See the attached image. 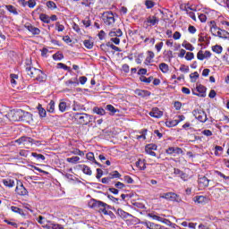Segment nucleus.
<instances>
[{
	"label": "nucleus",
	"mask_w": 229,
	"mask_h": 229,
	"mask_svg": "<svg viewBox=\"0 0 229 229\" xmlns=\"http://www.w3.org/2000/svg\"><path fill=\"white\" fill-rule=\"evenodd\" d=\"M27 75L30 76V78L36 80V81H39L40 83H42V81H46L47 78L46 73L38 68H32L30 70V72H27Z\"/></svg>",
	"instance_id": "7ed1b4c3"
},
{
	"label": "nucleus",
	"mask_w": 229,
	"mask_h": 229,
	"mask_svg": "<svg viewBox=\"0 0 229 229\" xmlns=\"http://www.w3.org/2000/svg\"><path fill=\"white\" fill-rule=\"evenodd\" d=\"M89 207L90 208H98V212L104 214L105 216H108L109 214L106 209L110 208V206L101 200H96L94 199H91V201L89 202Z\"/></svg>",
	"instance_id": "f03ea898"
},
{
	"label": "nucleus",
	"mask_w": 229,
	"mask_h": 229,
	"mask_svg": "<svg viewBox=\"0 0 229 229\" xmlns=\"http://www.w3.org/2000/svg\"><path fill=\"white\" fill-rule=\"evenodd\" d=\"M13 121H22V109H17L13 114Z\"/></svg>",
	"instance_id": "b1692460"
},
{
	"label": "nucleus",
	"mask_w": 229,
	"mask_h": 229,
	"mask_svg": "<svg viewBox=\"0 0 229 229\" xmlns=\"http://www.w3.org/2000/svg\"><path fill=\"white\" fill-rule=\"evenodd\" d=\"M196 90L199 93H196L194 90H192L193 96H198L199 98H207V87L203 86L202 84H199L196 87Z\"/></svg>",
	"instance_id": "9d476101"
},
{
	"label": "nucleus",
	"mask_w": 229,
	"mask_h": 229,
	"mask_svg": "<svg viewBox=\"0 0 229 229\" xmlns=\"http://www.w3.org/2000/svg\"><path fill=\"white\" fill-rule=\"evenodd\" d=\"M208 25L209 27V31H210L211 35H213V37L216 36L218 30H221V28L217 27V23L216 22V21H208Z\"/></svg>",
	"instance_id": "4468645a"
},
{
	"label": "nucleus",
	"mask_w": 229,
	"mask_h": 229,
	"mask_svg": "<svg viewBox=\"0 0 229 229\" xmlns=\"http://www.w3.org/2000/svg\"><path fill=\"white\" fill-rule=\"evenodd\" d=\"M47 6L49 8V10H56L57 8L56 4L53 1L47 2Z\"/></svg>",
	"instance_id": "13d9d810"
},
{
	"label": "nucleus",
	"mask_w": 229,
	"mask_h": 229,
	"mask_svg": "<svg viewBox=\"0 0 229 229\" xmlns=\"http://www.w3.org/2000/svg\"><path fill=\"white\" fill-rule=\"evenodd\" d=\"M212 51L216 53V55H221L223 53V47L216 45L212 47Z\"/></svg>",
	"instance_id": "de8ad7c7"
},
{
	"label": "nucleus",
	"mask_w": 229,
	"mask_h": 229,
	"mask_svg": "<svg viewBox=\"0 0 229 229\" xmlns=\"http://www.w3.org/2000/svg\"><path fill=\"white\" fill-rule=\"evenodd\" d=\"M199 15V20L200 22H207V14L205 13H198Z\"/></svg>",
	"instance_id": "774afa93"
},
{
	"label": "nucleus",
	"mask_w": 229,
	"mask_h": 229,
	"mask_svg": "<svg viewBox=\"0 0 229 229\" xmlns=\"http://www.w3.org/2000/svg\"><path fill=\"white\" fill-rule=\"evenodd\" d=\"M15 142L16 144H19V146H21V144H28V137L21 136V138L16 140Z\"/></svg>",
	"instance_id": "c03bdc74"
},
{
	"label": "nucleus",
	"mask_w": 229,
	"mask_h": 229,
	"mask_svg": "<svg viewBox=\"0 0 229 229\" xmlns=\"http://www.w3.org/2000/svg\"><path fill=\"white\" fill-rule=\"evenodd\" d=\"M212 194L215 199H218V201H224L225 198H226V194H228V189L225 187L215 188L213 189Z\"/></svg>",
	"instance_id": "20e7f679"
},
{
	"label": "nucleus",
	"mask_w": 229,
	"mask_h": 229,
	"mask_svg": "<svg viewBox=\"0 0 229 229\" xmlns=\"http://www.w3.org/2000/svg\"><path fill=\"white\" fill-rule=\"evenodd\" d=\"M15 192L18 194V196H28V194H30L21 180H17Z\"/></svg>",
	"instance_id": "6e6552de"
},
{
	"label": "nucleus",
	"mask_w": 229,
	"mask_h": 229,
	"mask_svg": "<svg viewBox=\"0 0 229 229\" xmlns=\"http://www.w3.org/2000/svg\"><path fill=\"white\" fill-rule=\"evenodd\" d=\"M144 226H146L148 229H158L159 225L155 224L153 222H145L143 223Z\"/></svg>",
	"instance_id": "e433bc0d"
},
{
	"label": "nucleus",
	"mask_w": 229,
	"mask_h": 229,
	"mask_svg": "<svg viewBox=\"0 0 229 229\" xmlns=\"http://www.w3.org/2000/svg\"><path fill=\"white\" fill-rule=\"evenodd\" d=\"M64 85L66 87H71V85H72L73 87H78V85H80V82H78V81H66Z\"/></svg>",
	"instance_id": "5fc2aeb1"
},
{
	"label": "nucleus",
	"mask_w": 229,
	"mask_h": 229,
	"mask_svg": "<svg viewBox=\"0 0 229 229\" xmlns=\"http://www.w3.org/2000/svg\"><path fill=\"white\" fill-rule=\"evenodd\" d=\"M24 28L26 30H28V31H30V33H31V35H34V36L40 35V29L33 26L30 22L25 23Z\"/></svg>",
	"instance_id": "f8f14e48"
},
{
	"label": "nucleus",
	"mask_w": 229,
	"mask_h": 229,
	"mask_svg": "<svg viewBox=\"0 0 229 229\" xmlns=\"http://www.w3.org/2000/svg\"><path fill=\"white\" fill-rule=\"evenodd\" d=\"M102 20L106 26H113L115 24V17L114 16V13L111 11L104 13L102 14Z\"/></svg>",
	"instance_id": "39448f33"
},
{
	"label": "nucleus",
	"mask_w": 229,
	"mask_h": 229,
	"mask_svg": "<svg viewBox=\"0 0 229 229\" xmlns=\"http://www.w3.org/2000/svg\"><path fill=\"white\" fill-rule=\"evenodd\" d=\"M228 31L220 29L216 31L215 37H219V38H228Z\"/></svg>",
	"instance_id": "a878e982"
},
{
	"label": "nucleus",
	"mask_w": 229,
	"mask_h": 229,
	"mask_svg": "<svg viewBox=\"0 0 229 229\" xmlns=\"http://www.w3.org/2000/svg\"><path fill=\"white\" fill-rule=\"evenodd\" d=\"M140 81H142L143 83L149 84V83H151V81H153V76H150V77L147 78L146 76L141 75L140 77Z\"/></svg>",
	"instance_id": "49530a36"
},
{
	"label": "nucleus",
	"mask_w": 229,
	"mask_h": 229,
	"mask_svg": "<svg viewBox=\"0 0 229 229\" xmlns=\"http://www.w3.org/2000/svg\"><path fill=\"white\" fill-rule=\"evenodd\" d=\"M150 117H154V119H160L164 115V112H162L158 107H153L152 110L148 113Z\"/></svg>",
	"instance_id": "ddd939ff"
},
{
	"label": "nucleus",
	"mask_w": 229,
	"mask_h": 229,
	"mask_svg": "<svg viewBox=\"0 0 229 229\" xmlns=\"http://www.w3.org/2000/svg\"><path fill=\"white\" fill-rule=\"evenodd\" d=\"M198 78H199V73H198V72H194L193 73L190 74L191 83H196Z\"/></svg>",
	"instance_id": "603ef678"
},
{
	"label": "nucleus",
	"mask_w": 229,
	"mask_h": 229,
	"mask_svg": "<svg viewBox=\"0 0 229 229\" xmlns=\"http://www.w3.org/2000/svg\"><path fill=\"white\" fill-rule=\"evenodd\" d=\"M82 24L85 28H90L92 21H90V18L87 17L85 20H82Z\"/></svg>",
	"instance_id": "680f3d73"
},
{
	"label": "nucleus",
	"mask_w": 229,
	"mask_h": 229,
	"mask_svg": "<svg viewBox=\"0 0 229 229\" xmlns=\"http://www.w3.org/2000/svg\"><path fill=\"white\" fill-rule=\"evenodd\" d=\"M57 69H64V71H69V72L71 71V67L65 65L63 63L57 64Z\"/></svg>",
	"instance_id": "e2e57ef3"
},
{
	"label": "nucleus",
	"mask_w": 229,
	"mask_h": 229,
	"mask_svg": "<svg viewBox=\"0 0 229 229\" xmlns=\"http://www.w3.org/2000/svg\"><path fill=\"white\" fill-rule=\"evenodd\" d=\"M183 12H186V13H189L191 12H196V9L192 7V5L189 4H185L183 5Z\"/></svg>",
	"instance_id": "37998d69"
},
{
	"label": "nucleus",
	"mask_w": 229,
	"mask_h": 229,
	"mask_svg": "<svg viewBox=\"0 0 229 229\" xmlns=\"http://www.w3.org/2000/svg\"><path fill=\"white\" fill-rule=\"evenodd\" d=\"M197 58H198V60H200L201 62H202V60L205 59V54L203 53V50H199L197 53Z\"/></svg>",
	"instance_id": "69168bd1"
},
{
	"label": "nucleus",
	"mask_w": 229,
	"mask_h": 229,
	"mask_svg": "<svg viewBox=\"0 0 229 229\" xmlns=\"http://www.w3.org/2000/svg\"><path fill=\"white\" fill-rule=\"evenodd\" d=\"M38 111L39 117H41V119H44V117L47 115V112H46V109H44V107H42L40 104L38 105Z\"/></svg>",
	"instance_id": "72a5a7b5"
},
{
	"label": "nucleus",
	"mask_w": 229,
	"mask_h": 229,
	"mask_svg": "<svg viewBox=\"0 0 229 229\" xmlns=\"http://www.w3.org/2000/svg\"><path fill=\"white\" fill-rule=\"evenodd\" d=\"M182 47H185L187 51H193L194 50V46H192V44H191V43H189L187 41H184L182 44Z\"/></svg>",
	"instance_id": "8fccbe9b"
},
{
	"label": "nucleus",
	"mask_w": 229,
	"mask_h": 229,
	"mask_svg": "<svg viewBox=\"0 0 229 229\" xmlns=\"http://www.w3.org/2000/svg\"><path fill=\"white\" fill-rule=\"evenodd\" d=\"M59 110L60 112L64 113L67 110V103L65 102H60L59 103Z\"/></svg>",
	"instance_id": "052dcab7"
},
{
	"label": "nucleus",
	"mask_w": 229,
	"mask_h": 229,
	"mask_svg": "<svg viewBox=\"0 0 229 229\" xmlns=\"http://www.w3.org/2000/svg\"><path fill=\"white\" fill-rule=\"evenodd\" d=\"M162 199H167V201H176V203H180L182 201V198L180 195L174 192H166L160 196Z\"/></svg>",
	"instance_id": "0eeeda50"
},
{
	"label": "nucleus",
	"mask_w": 229,
	"mask_h": 229,
	"mask_svg": "<svg viewBox=\"0 0 229 229\" xmlns=\"http://www.w3.org/2000/svg\"><path fill=\"white\" fill-rule=\"evenodd\" d=\"M215 174H216V176H219V178H222L224 183L225 185H229V175H226L225 174H223L222 172L220 171H215Z\"/></svg>",
	"instance_id": "aec40b11"
},
{
	"label": "nucleus",
	"mask_w": 229,
	"mask_h": 229,
	"mask_svg": "<svg viewBox=\"0 0 229 229\" xmlns=\"http://www.w3.org/2000/svg\"><path fill=\"white\" fill-rule=\"evenodd\" d=\"M83 46L86 49H92L94 47V42L90 39H86L83 41Z\"/></svg>",
	"instance_id": "58836bf2"
},
{
	"label": "nucleus",
	"mask_w": 229,
	"mask_h": 229,
	"mask_svg": "<svg viewBox=\"0 0 229 229\" xmlns=\"http://www.w3.org/2000/svg\"><path fill=\"white\" fill-rule=\"evenodd\" d=\"M194 203H197L198 205H207L208 203V198L203 195L195 196L193 198Z\"/></svg>",
	"instance_id": "2eb2a0df"
},
{
	"label": "nucleus",
	"mask_w": 229,
	"mask_h": 229,
	"mask_svg": "<svg viewBox=\"0 0 229 229\" xmlns=\"http://www.w3.org/2000/svg\"><path fill=\"white\" fill-rule=\"evenodd\" d=\"M159 70L163 74H167V72H169V64L165 63L159 64Z\"/></svg>",
	"instance_id": "c756f323"
},
{
	"label": "nucleus",
	"mask_w": 229,
	"mask_h": 229,
	"mask_svg": "<svg viewBox=\"0 0 229 229\" xmlns=\"http://www.w3.org/2000/svg\"><path fill=\"white\" fill-rule=\"evenodd\" d=\"M31 157H33L37 160H46V157L44 155L36 152H32Z\"/></svg>",
	"instance_id": "864d4df0"
},
{
	"label": "nucleus",
	"mask_w": 229,
	"mask_h": 229,
	"mask_svg": "<svg viewBox=\"0 0 229 229\" xmlns=\"http://www.w3.org/2000/svg\"><path fill=\"white\" fill-rule=\"evenodd\" d=\"M136 167H139L140 171H144L146 169V161H144L142 159H139L136 162Z\"/></svg>",
	"instance_id": "f704fd0d"
},
{
	"label": "nucleus",
	"mask_w": 229,
	"mask_h": 229,
	"mask_svg": "<svg viewBox=\"0 0 229 229\" xmlns=\"http://www.w3.org/2000/svg\"><path fill=\"white\" fill-rule=\"evenodd\" d=\"M86 158H87V160H89V162H93L96 159V157H94V154L92 152H89L86 155Z\"/></svg>",
	"instance_id": "338daca9"
},
{
	"label": "nucleus",
	"mask_w": 229,
	"mask_h": 229,
	"mask_svg": "<svg viewBox=\"0 0 229 229\" xmlns=\"http://www.w3.org/2000/svg\"><path fill=\"white\" fill-rule=\"evenodd\" d=\"M21 121L24 123H31V121H33V114L30 112L22 110Z\"/></svg>",
	"instance_id": "dca6fc26"
},
{
	"label": "nucleus",
	"mask_w": 229,
	"mask_h": 229,
	"mask_svg": "<svg viewBox=\"0 0 229 229\" xmlns=\"http://www.w3.org/2000/svg\"><path fill=\"white\" fill-rule=\"evenodd\" d=\"M52 58L55 62H60V60H64V54H62L60 52H57V53L53 55Z\"/></svg>",
	"instance_id": "a19ab883"
},
{
	"label": "nucleus",
	"mask_w": 229,
	"mask_h": 229,
	"mask_svg": "<svg viewBox=\"0 0 229 229\" xmlns=\"http://www.w3.org/2000/svg\"><path fill=\"white\" fill-rule=\"evenodd\" d=\"M93 114H97V115H106V111L103 107L95 106L92 110Z\"/></svg>",
	"instance_id": "cd10ccee"
},
{
	"label": "nucleus",
	"mask_w": 229,
	"mask_h": 229,
	"mask_svg": "<svg viewBox=\"0 0 229 229\" xmlns=\"http://www.w3.org/2000/svg\"><path fill=\"white\" fill-rule=\"evenodd\" d=\"M192 114L199 123H207L208 121V118L207 117V113L201 109V108H197L192 111Z\"/></svg>",
	"instance_id": "423d86ee"
},
{
	"label": "nucleus",
	"mask_w": 229,
	"mask_h": 229,
	"mask_svg": "<svg viewBox=\"0 0 229 229\" xmlns=\"http://www.w3.org/2000/svg\"><path fill=\"white\" fill-rule=\"evenodd\" d=\"M134 94L140 98H149V96H151V92L146 89H136Z\"/></svg>",
	"instance_id": "a211bd4d"
},
{
	"label": "nucleus",
	"mask_w": 229,
	"mask_h": 229,
	"mask_svg": "<svg viewBox=\"0 0 229 229\" xmlns=\"http://www.w3.org/2000/svg\"><path fill=\"white\" fill-rule=\"evenodd\" d=\"M157 4L153 0H145V6L147 10H151Z\"/></svg>",
	"instance_id": "3c124183"
},
{
	"label": "nucleus",
	"mask_w": 229,
	"mask_h": 229,
	"mask_svg": "<svg viewBox=\"0 0 229 229\" xmlns=\"http://www.w3.org/2000/svg\"><path fill=\"white\" fill-rule=\"evenodd\" d=\"M71 155H78L79 157H85V152L80 150V148H73L70 151Z\"/></svg>",
	"instance_id": "09e8293b"
},
{
	"label": "nucleus",
	"mask_w": 229,
	"mask_h": 229,
	"mask_svg": "<svg viewBox=\"0 0 229 229\" xmlns=\"http://www.w3.org/2000/svg\"><path fill=\"white\" fill-rule=\"evenodd\" d=\"M19 79V75L17 74H11V85H13V87H15V85H17V81Z\"/></svg>",
	"instance_id": "4d7b16f0"
},
{
	"label": "nucleus",
	"mask_w": 229,
	"mask_h": 229,
	"mask_svg": "<svg viewBox=\"0 0 229 229\" xmlns=\"http://www.w3.org/2000/svg\"><path fill=\"white\" fill-rule=\"evenodd\" d=\"M66 162H68L69 164H78V162H80V157L75 156V157H68L66 158Z\"/></svg>",
	"instance_id": "79ce46f5"
},
{
	"label": "nucleus",
	"mask_w": 229,
	"mask_h": 229,
	"mask_svg": "<svg viewBox=\"0 0 229 229\" xmlns=\"http://www.w3.org/2000/svg\"><path fill=\"white\" fill-rule=\"evenodd\" d=\"M72 119L77 124L87 126V124H90L92 121H96V116L89 114L87 113H73Z\"/></svg>",
	"instance_id": "f257e3e1"
},
{
	"label": "nucleus",
	"mask_w": 229,
	"mask_h": 229,
	"mask_svg": "<svg viewBox=\"0 0 229 229\" xmlns=\"http://www.w3.org/2000/svg\"><path fill=\"white\" fill-rule=\"evenodd\" d=\"M11 210H12V212H14V214H19L20 216H24V210L21 208L12 206Z\"/></svg>",
	"instance_id": "4c0bfd02"
},
{
	"label": "nucleus",
	"mask_w": 229,
	"mask_h": 229,
	"mask_svg": "<svg viewBox=\"0 0 229 229\" xmlns=\"http://www.w3.org/2000/svg\"><path fill=\"white\" fill-rule=\"evenodd\" d=\"M109 37H123V30L121 29L113 30L109 32Z\"/></svg>",
	"instance_id": "473e14b6"
},
{
	"label": "nucleus",
	"mask_w": 229,
	"mask_h": 229,
	"mask_svg": "<svg viewBox=\"0 0 229 229\" xmlns=\"http://www.w3.org/2000/svg\"><path fill=\"white\" fill-rule=\"evenodd\" d=\"M47 112H49V114H55V102H54V100H51L49 102V104L47 106Z\"/></svg>",
	"instance_id": "ea45409f"
},
{
	"label": "nucleus",
	"mask_w": 229,
	"mask_h": 229,
	"mask_svg": "<svg viewBox=\"0 0 229 229\" xmlns=\"http://www.w3.org/2000/svg\"><path fill=\"white\" fill-rule=\"evenodd\" d=\"M108 177H109V180H115L117 178L118 179L121 178V174L117 170H114L108 174Z\"/></svg>",
	"instance_id": "c9c22d12"
},
{
	"label": "nucleus",
	"mask_w": 229,
	"mask_h": 229,
	"mask_svg": "<svg viewBox=\"0 0 229 229\" xmlns=\"http://www.w3.org/2000/svg\"><path fill=\"white\" fill-rule=\"evenodd\" d=\"M185 60H187L188 62H191V60H194V53L187 52L185 55Z\"/></svg>",
	"instance_id": "0e129e2a"
},
{
	"label": "nucleus",
	"mask_w": 229,
	"mask_h": 229,
	"mask_svg": "<svg viewBox=\"0 0 229 229\" xmlns=\"http://www.w3.org/2000/svg\"><path fill=\"white\" fill-rule=\"evenodd\" d=\"M2 183H4V187L8 189H12L15 187V181L13 179L6 178L2 180Z\"/></svg>",
	"instance_id": "6ab92c4d"
},
{
	"label": "nucleus",
	"mask_w": 229,
	"mask_h": 229,
	"mask_svg": "<svg viewBox=\"0 0 229 229\" xmlns=\"http://www.w3.org/2000/svg\"><path fill=\"white\" fill-rule=\"evenodd\" d=\"M153 58H155V53L153 51H148V56L145 59V64L148 65L153 62Z\"/></svg>",
	"instance_id": "7c9ffc66"
},
{
	"label": "nucleus",
	"mask_w": 229,
	"mask_h": 229,
	"mask_svg": "<svg viewBox=\"0 0 229 229\" xmlns=\"http://www.w3.org/2000/svg\"><path fill=\"white\" fill-rule=\"evenodd\" d=\"M80 167L82 169V173L88 176H92V170L87 165H80Z\"/></svg>",
	"instance_id": "bb28decb"
},
{
	"label": "nucleus",
	"mask_w": 229,
	"mask_h": 229,
	"mask_svg": "<svg viewBox=\"0 0 229 229\" xmlns=\"http://www.w3.org/2000/svg\"><path fill=\"white\" fill-rule=\"evenodd\" d=\"M47 229H64V226L60 224H55L52 222H48L47 225Z\"/></svg>",
	"instance_id": "2f4dec72"
},
{
	"label": "nucleus",
	"mask_w": 229,
	"mask_h": 229,
	"mask_svg": "<svg viewBox=\"0 0 229 229\" xmlns=\"http://www.w3.org/2000/svg\"><path fill=\"white\" fill-rule=\"evenodd\" d=\"M139 37H140V40L144 41V44H148V42H150V44H152V46H153L156 42L155 38H146V33H144V32H140Z\"/></svg>",
	"instance_id": "f3484780"
},
{
	"label": "nucleus",
	"mask_w": 229,
	"mask_h": 229,
	"mask_svg": "<svg viewBox=\"0 0 229 229\" xmlns=\"http://www.w3.org/2000/svg\"><path fill=\"white\" fill-rule=\"evenodd\" d=\"M166 155H170L171 157H177V155H183V149L178 147H169L165 150Z\"/></svg>",
	"instance_id": "1a4fd4ad"
},
{
	"label": "nucleus",
	"mask_w": 229,
	"mask_h": 229,
	"mask_svg": "<svg viewBox=\"0 0 229 229\" xmlns=\"http://www.w3.org/2000/svg\"><path fill=\"white\" fill-rule=\"evenodd\" d=\"M39 21H41V22H44L45 24L51 23V19L49 18V15L46 13L39 14Z\"/></svg>",
	"instance_id": "c85d7f7f"
},
{
	"label": "nucleus",
	"mask_w": 229,
	"mask_h": 229,
	"mask_svg": "<svg viewBox=\"0 0 229 229\" xmlns=\"http://www.w3.org/2000/svg\"><path fill=\"white\" fill-rule=\"evenodd\" d=\"M5 10L9 12V13H12L13 15H19V11H17L16 7L12 4H6L4 5Z\"/></svg>",
	"instance_id": "4be33fe9"
},
{
	"label": "nucleus",
	"mask_w": 229,
	"mask_h": 229,
	"mask_svg": "<svg viewBox=\"0 0 229 229\" xmlns=\"http://www.w3.org/2000/svg\"><path fill=\"white\" fill-rule=\"evenodd\" d=\"M165 126L167 128H174V126H178V122H176V120L166 121Z\"/></svg>",
	"instance_id": "a18cd8bd"
},
{
	"label": "nucleus",
	"mask_w": 229,
	"mask_h": 229,
	"mask_svg": "<svg viewBox=\"0 0 229 229\" xmlns=\"http://www.w3.org/2000/svg\"><path fill=\"white\" fill-rule=\"evenodd\" d=\"M117 215L122 217V219H128V217H133L130 213L119 208L117 209Z\"/></svg>",
	"instance_id": "5701e85b"
},
{
	"label": "nucleus",
	"mask_w": 229,
	"mask_h": 229,
	"mask_svg": "<svg viewBox=\"0 0 229 229\" xmlns=\"http://www.w3.org/2000/svg\"><path fill=\"white\" fill-rule=\"evenodd\" d=\"M198 183L200 187H208V183H210V180L206 176L199 177L198 180Z\"/></svg>",
	"instance_id": "412c9836"
},
{
	"label": "nucleus",
	"mask_w": 229,
	"mask_h": 229,
	"mask_svg": "<svg viewBox=\"0 0 229 229\" xmlns=\"http://www.w3.org/2000/svg\"><path fill=\"white\" fill-rule=\"evenodd\" d=\"M26 6H28L30 9L35 8L37 6V1L35 0H27Z\"/></svg>",
	"instance_id": "6e6d98bb"
},
{
	"label": "nucleus",
	"mask_w": 229,
	"mask_h": 229,
	"mask_svg": "<svg viewBox=\"0 0 229 229\" xmlns=\"http://www.w3.org/2000/svg\"><path fill=\"white\" fill-rule=\"evenodd\" d=\"M25 72H30V71H31V69H34L35 67H33V62L31 61V58H27L25 60Z\"/></svg>",
	"instance_id": "393cba45"
},
{
	"label": "nucleus",
	"mask_w": 229,
	"mask_h": 229,
	"mask_svg": "<svg viewBox=\"0 0 229 229\" xmlns=\"http://www.w3.org/2000/svg\"><path fill=\"white\" fill-rule=\"evenodd\" d=\"M160 22V19L157 16V14L148 16L147 20L144 21L147 26H157Z\"/></svg>",
	"instance_id": "9b49d317"
},
{
	"label": "nucleus",
	"mask_w": 229,
	"mask_h": 229,
	"mask_svg": "<svg viewBox=\"0 0 229 229\" xmlns=\"http://www.w3.org/2000/svg\"><path fill=\"white\" fill-rule=\"evenodd\" d=\"M106 110H108V112H111V114L114 115V114L117 113V109H115V107L112 105H107L106 106Z\"/></svg>",
	"instance_id": "bf43d9fd"
}]
</instances>
